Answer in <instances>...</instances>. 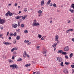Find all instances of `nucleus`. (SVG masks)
<instances>
[{
  "label": "nucleus",
  "mask_w": 74,
  "mask_h": 74,
  "mask_svg": "<svg viewBox=\"0 0 74 74\" xmlns=\"http://www.w3.org/2000/svg\"><path fill=\"white\" fill-rule=\"evenodd\" d=\"M70 49V48L69 46H66L64 49V51H65V52H67L69 51V49Z\"/></svg>",
  "instance_id": "1"
},
{
  "label": "nucleus",
  "mask_w": 74,
  "mask_h": 74,
  "mask_svg": "<svg viewBox=\"0 0 74 74\" xmlns=\"http://www.w3.org/2000/svg\"><path fill=\"white\" fill-rule=\"evenodd\" d=\"M33 24L32 26H39L40 24L38 23H36V20H35L33 22Z\"/></svg>",
  "instance_id": "2"
},
{
  "label": "nucleus",
  "mask_w": 74,
  "mask_h": 74,
  "mask_svg": "<svg viewBox=\"0 0 74 74\" xmlns=\"http://www.w3.org/2000/svg\"><path fill=\"white\" fill-rule=\"evenodd\" d=\"M5 23V20L3 19H0V24H3Z\"/></svg>",
  "instance_id": "3"
},
{
  "label": "nucleus",
  "mask_w": 74,
  "mask_h": 74,
  "mask_svg": "<svg viewBox=\"0 0 74 74\" xmlns=\"http://www.w3.org/2000/svg\"><path fill=\"white\" fill-rule=\"evenodd\" d=\"M18 26V25L14 23L12 25V27H13L14 28H16Z\"/></svg>",
  "instance_id": "4"
},
{
  "label": "nucleus",
  "mask_w": 74,
  "mask_h": 74,
  "mask_svg": "<svg viewBox=\"0 0 74 74\" xmlns=\"http://www.w3.org/2000/svg\"><path fill=\"white\" fill-rule=\"evenodd\" d=\"M57 60L58 62H62V58L60 57H57Z\"/></svg>",
  "instance_id": "5"
},
{
  "label": "nucleus",
  "mask_w": 74,
  "mask_h": 74,
  "mask_svg": "<svg viewBox=\"0 0 74 74\" xmlns=\"http://www.w3.org/2000/svg\"><path fill=\"white\" fill-rule=\"evenodd\" d=\"M55 37L56 38L55 39V41H58V39H59V36L58 35H56L55 36Z\"/></svg>",
  "instance_id": "6"
},
{
  "label": "nucleus",
  "mask_w": 74,
  "mask_h": 74,
  "mask_svg": "<svg viewBox=\"0 0 74 74\" xmlns=\"http://www.w3.org/2000/svg\"><path fill=\"white\" fill-rule=\"evenodd\" d=\"M63 72L65 74H67L68 73V71L66 69H64L63 71Z\"/></svg>",
  "instance_id": "7"
},
{
  "label": "nucleus",
  "mask_w": 74,
  "mask_h": 74,
  "mask_svg": "<svg viewBox=\"0 0 74 74\" xmlns=\"http://www.w3.org/2000/svg\"><path fill=\"white\" fill-rule=\"evenodd\" d=\"M27 54L26 53V51H24L23 56H24V58H25V56H27Z\"/></svg>",
  "instance_id": "8"
},
{
  "label": "nucleus",
  "mask_w": 74,
  "mask_h": 74,
  "mask_svg": "<svg viewBox=\"0 0 74 74\" xmlns=\"http://www.w3.org/2000/svg\"><path fill=\"white\" fill-rule=\"evenodd\" d=\"M15 66V64L11 65H10V67H11L12 68V70H14V69Z\"/></svg>",
  "instance_id": "9"
},
{
  "label": "nucleus",
  "mask_w": 74,
  "mask_h": 74,
  "mask_svg": "<svg viewBox=\"0 0 74 74\" xmlns=\"http://www.w3.org/2000/svg\"><path fill=\"white\" fill-rule=\"evenodd\" d=\"M3 43L5 45H10V44H11V43H10L5 42H4Z\"/></svg>",
  "instance_id": "10"
},
{
  "label": "nucleus",
  "mask_w": 74,
  "mask_h": 74,
  "mask_svg": "<svg viewBox=\"0 0 74 74\" xmlns=\"http://www.w3.org/2000/svg\"><path fill=\"white\" fill-rule=\"evenodd\" d=\"M26 17H27V15H26L25 16H24V17H23L22 18V19H23V20H25V19H26Z\"/></svg>",
  "instance_id": "11"
},
{
  "label": "nucleus",
  "mask_w": 74,
  "mask_h": 74,
  "mask_svg": "<svg viewBox=\"0 0 74 74\" xmlns=\"http://www.w3.org/2000/svg\"><path fill=\"white\" fill-rule=\"evenodd\" d=\"M44 4V1L42 0L41 2V5L42 6Z\"/></svg>",
  "instance_id": "12"
},
{
  "label": "nucleus",
  "mask_w": 74,
  "mask_h": 74,
  "mask_svg": "<svg viewBox=\"0 0 74 74\" xmlns=\"http://www.w3.org/2000/svg\"><path fill=\"white\" fill-rule=\"evenodd\" d=\"M69 11L71 12L72 13H73L74 12V10L73 9H70Z\"/></svg>",
  "instance_id": "13"
},
{
  "label": "nucleus",
  "mask_w": 74,
  "mask_h": 74,
  "mask_svg": "<svg viewBox=\"0 0 74 74\" xmlns=\"http://www.w3.org/2000/svg\"><path fill=\"white\" fill-rule=\"evenodd\" d=\"M56 45H57V43H56L54 44V45H52V46L53 47L55 48V47H56Z\"/></svg>",
  "instance_id": "14"
},
{
  "label": "nucleus",
  "mask_w": 74,
  "mask_h": 74,
  "mask_svg": "<svg viewBox=\"0 0 74 74\" xmlns=\"http://www.w3.org/2000/svg\"><path fill=\"white\" fill-rule=\"evenodd\" d=\"M13 15V14L11 12H10L9 11V16H12Z\"/></svg>",
  "instance_id": "15"
},
{
  "label": "nucleus",
  "mask_w": 74,
  "mask_h": 74,
  "mask_svg": "<svg viewBox=\"0 0 74 74\" xmlns=\"http://www.w3.org/2000/svg\"><path fill=\"white\" fill-rule=\"evenodd\" d=\"M73 53H71L70 54L69 56L70 58H72V57H73Z\"/></svg>",
  "instance_id": "16"
},
{
  "label": "nucleus",
  "mask_w": 74,
  "mask_h": 74,
  "mask_svg": "<svg viewBox=\"0 0 74 74\" xmlns=\"http://www.w3.org/2000/svg\"><path fill=\"white\" fill-rule=\"evenodd\" d=\"M16 49V48H13L11 50V52H13L14 50H15Z\"/></svg>",
  "instance_id": "17"
},
{
  "label": "nucleus",
  "mask_w": 74,
  "mask_h": 74,
  "mask_svg": "<svg viewBox=\"0 0 74 74\" xmlns=\"http://www.w3.org/2000/svg\"><path fill=\"white\" fill-rule=\"evenodd\" d=\"M20 16H17L15 17V18L16 19H20Z\"/></svg>",
  "instance_id": "18"
},
{
  "label": "nucleus",
  "mask_w": 74,
  "mask_h": 74,
  "mask_svg": "<svg viewBox=\"0 0 74 74\" xmlns=\"http://www.w3.org/2000/svg\"><path fill=\"white\" fill-rule=\"evenodd\" d=\"M58 53H62V52H63V51L62 50H58Z\"/></svg>",
  "instance_id": "19"
},
{
  "label": "nucleus",
  "mask_w": 74,
  "mask_h": 74,
  "mask_svg": "<svg viewBox=\"0 0 74 74\" xmlns=\"http://www.w3.org/2000/svg\"><path fill=\"white\" fill-rule=\"evenodd\" d=\"M16 39V40H19L20 39V36H17Z\"/></svg>",
  "instance_id": "20"
},
{
  "label": "nucleus",
  "mask_w": 74,
  "mask_h": 74,
  "mask_svg": "<svg viewBox=\"0 0 74 74\" xmlns=\"http://www.w3.org/2000/svg\"><path fill=\"white\" fill-rule=\"evenodd\" d=\"M70 62H65V64L66 65H69L70 64Z\"/></svg>",
  "instance_id": "21"
},
{
  "label": "nucleus",
  "mask_w": 74,
  "mask_h": 74,
  "mask_svg": "<svg viewBox=\"0 0 74 74\" xmlns=\"http://www.w3.org/2000/svg\"><path fill=\"white\" fill-rule=\"evenodd\" d=\"M30 66V64H28L25 65V67H28V66Z\"/></svg>",
  "instance_id": "22"
},
{
  "label": "nucleus",
  "mask_w": 74,
  "mask_h": 74,
  "mask_svg": "<svg viewBox=\"0 0 74 74\" xmlns=\"http://www.w3.org/2000/svg\"><path fill=\"white\" fill-rule=\"evenodd\" d=\"M61 66H64V65H63V62H62L60 63Z\"/></svg>",
  "instance_id": "23"
},
{
  "label": "nucleus",
  "mask_w": 74,
  "mask_h": 74,
  "mask_svg": "<svg viewBox=\"0 0 74 74\" xmlns=\"http://www.w3.org/2000/svg\"><path fill=\"white\" fill-rule=\"evenodd\" d=\"M9 14V11H8L6 14H5V16H8V14Z\"/></svg>",
  "instance_id": "24"
},
{
  "label": "nucleus",
  "mask_w": 74,
  "mask_h": 74,
  "mask_svg": "<svg viewBox=\"0 0 74 74\" xmlns=\"http://www.w3.org/2000/svg\"><path fill=\"white\" fill-rule=\"evenodd\" d=\"M18 62H21L22 61V58H19L18 60Z\"/></svg>",
  "instance_id": "25"
},
{
  "label": "nucleus",
  "mask_w": 74,
  "mask_h": 74,
  "mask_svg": "<svg viewBox=\"0 0 74 74\" xmlns=\"http://www.w3.org/2000/svg\"><path fill=\"white\" fill-rule=\"evenodd\" d=\"M14 66H15V67L16 69H18V66L16 65V64H14Z\"/></svg>",
  "instance_id": "26"
},
{
  "label": "nucleus",
  "mask_w": 74,
  "mask_h": 74,
  "mask_svg": "<svg viewBox=\"0 0 74 74\" xmlns=\"http://www.w3.org/2000/svg\"><path fill=\"white\" fill-rule=\"evenodd\" d=\"M71 6L72 8H73V9L74 10V4H72Z\"/></svg>",
  "instance_id": "27"
},
{
  "label": "nucleus",
  "mask_w": 74,
  "mask_h": 74,
  "mask_svg": "<svg viewBox=\"0 0 74 74\" xmlns=\"http://www.w3.org/2000/svg\"><path fill=\"white\" fill-rule=\"evenodd\" d=\"M38 37L39 38H41V37H42V36L41 35H40L38 34Z\"/></svg>",
  "instance_id": "28"
},
{
  "label": "nucleus",
  "mask_w": 74,
  "mask_h": 74,
  "mask_svg": "<svg viewBox=\"0 0 74 74\" xmlns=\"http://www.w3.org/2000/svg\"><path fill=\"white\" fill-rule=\"evenodd\" d=\"M53 6L54 7V8L56 7V4L55 3H54L53 4Z\"/></svg>",
  "instance_id": "29"
},
{
  "label": "nucleus",
  "mask_w": 74,
  "mask_h": 74,
  "mask_svg": "<svg viewBox=\"0 0 74 74\" xmlns=\"http://www.w3.org/2000/svg\"><path fill=\"white\" fill-rule=\"evenodd\" d=\"M62 55H66V52H62Z\"/></svg>",
  "instance_id": "30"
},
{
  "label": "nucleus",
  "mask_w": 74,
  "mask_h": 74,
  "mask_svg": "<svg viewBox=\"0 0 74 74\" xmlns=\"http://www.w3.org/2000/svg\"><path fill=\"white\" fill-rule=\"evenodd\" d=\"M29 40L27 41L26 40H25L24 41V42H25V43H27V42H29Z\"/></svg>",
  "instance_id": "31"
},
{
  "label": "nucleus",
  "mask_w": 74,
  "mask_h": 74,
  "mask_svg": "<svg viewBox=\"0 0 74 74\" xmlns=\"http://www.w3.org/2000/svg\"><path fill=\"white\" fill-rule=\"evenodd\" d=\"M24 33L26 34L27 33H28V31L26 30L25 31H24Z\"/></svg>",
  "instance_id": "32"
},
{
  "label": "nucleus",
  "mask_w": 74,
  "mask_h": 74,
  "mask_svg": "<svg viewBox=\"0 0 74 74\" xmlns=\"http://www.w3.org/2000/svg\"><path fill=\"white\" fill-rule=\"evenodd\" d=\"M50 3H51V0H49L48 1L47 3L48 4H50Z\"/></svg>",
  "instance_id": "33"
},
{
  "label": "nucleus",
  "mask_w": 74,
  "mask_h": 74,
  "mask_svg": "<svg viewBox=\"0 0 74 74\" xmlns=\"http://www.w3.org/2000/svg\"><path fill=\"white\" fill-rule=\"evenodd\" d=\"M69 32H70V29L67 30L66 31V33H69Z\"/></svg>",
  "instance_id": "34"
},
{
  "label": "nucleus",
  "mask_w": 74,
  "mask_h": 74,
  "mask_svg": "<svg viewBox=\"0 0 74 74\" xmlns=\"http://www.w3.org/2000/svg\"><path fill=\"white\" fill-rule=\"evenodd\" d=\"M27 8H24V11L25 12H26V11H27Z\"/></svg>",
  "instance_id": "35"
},
{
  "label": "nucleus",
  "mask_w": 74,
  "mask_h": 74,
  "mask_svg": "<svg viewBox=\"0 0 74 74\" xmlns=\"http://www.w3.org/2000/svg\"><path fill=\"white\" fill-rule=\"evenodd\" d=\"M47 53V50H46L45 51H43L42 52V53H43L44 54H45V53Z\"/></svg>",
  "instance_id": "36"
},
{
  "label": "nucleus",
  "mask_w": 74,
  "mask_h": 74,
  "mask_svg": "<svg viewBox=\"0 0 74 74\" xmlns=\"http://www.w3.org/2000/svg\"><path fill=\"white\" fill-rule=\"evenodd\" d=\"M39 14H41L42 13V11L41 10H39L38 11Z\"/></svg>",
  "instance_id": "37"
},
{
  "label": "nucleus",
  "mask_w": 74,
  "mask_h": 74,
  "mask_svg": "<svg viewBox=\"0 0 74 74\" xmlns=\"http://www.w3.org/2000/svg\"><path fill=\"white\" fill-rule=\"evenodd\" d=\"M18 27H19V26H20V23H19V22H18Z\"/></svg>",
  "instance_id": "38"
},
{
  "label": "nucleus",
  "mask_w": 74,
  "mask_h": 74,
  "mask_svg": "<svg viewBox=\"0 0 74 74\" xmlns=\"http://www.w3.org/2000/svg\"><path fill=\"white\" fill-rule=\"evenodd\" d=\"M14 36H16V32H15L14 33V34H13Z\"/></svg>",
  "instance_id": "39"
},
{
  "label": "nucleus",
  "mask_w": 74,
  "mask_h": 74,
  "mask_svg": "<svg viewBox=\"0 0 74 74\" xmlns=\"http://www.w3.org/2000/svg\"><path fill=\"white\" fill-rule=\"evenodd\" d=\"M21 27H24V25L22 24Z\"/></svg>",
  "instance_id": "40"
},
{
  "label": "nucleus",
  "mask_w": 74,
  "mask_h": 74,
  "mask_svg": "<svg viewBox=\"0 0 74 74\" xmlns=\"http://www.w3.org/2000/svg\"><path fill=\"white\" fill-rule=\"evenodd\" d=\"M65 58H66V59H68V58H69V57L67 56H65Z\"/></svg>",
  "instance_id": "41"
},
{
  "label": "nucleus",
  "mask_w": 74,
  "mask_h": 74,
  "mask_svg": "<svg viewBox=\"0 0 74 74\" xmlns=\"http://www.w3.org/2000/svg\"><path fill=\"white\" fill-rule=\"evenodd\" d=\"M2 36H3V34H0V38H1Z\"/></svg>",
  "instance_id": "42"
},
{
  "label": "nucleus",
  "mask_w": 74,
  "mask_h": 74,
  "mask_svg": "<svg viewBox=\"0 0 74 74\" xmlns=\"http://www.w3.org/2000/svg\"><path fill=\"white\" fill-rule=\"evenodd\" d=\"M71 67L72 68H74V65H71Z\"/></svg>",
  "instance_id": "43"
},
{
  "label": "nucleus",
  "mask_w": 74,
  "mask_h": 74,
  "mask_svg": "<svg viewBox=\"0 0 74 74\" xmlns=\"http://www.w3.org/2000/svg\"><path fill=\"white\" fill-rule=\"evenodd\" d=\"M17 5H18V4H17V3H16L15 4L14 6H15V7H16V6H17Z\"/></svg>",
  "instance_id": "44"
},
{
  "label": "nucleus",
  "mask_w": 74,
  "mask_h": 74,
  "mask_svg": "<svg viewBox=\"0 0 74 74\" xmlns=\"http://www.w3.org/2000/svg\"><path fill=\"white\" fill-rule=\"evenodd\" d=\"M69 30H70V31H73V30H74V29H69Z\"/></svg>",
  "instance_id": "45"
},
{
  "label": "nucleus",
  "mask_w": 74,
  "mask_h": 74,
  "mask_svg": "<svg viewBox=\"0 0 74 74\" xmlns=\"http://www.w3.org/2000/svg\"><path fill=\"white\" fill-rule=\"evenodd\" d=\"M37 48L38 49H40V46H37Z\"/></svg>",
  "instance_id": "46"
},
{
  "label": "nucleus",
  "mask_w": 74,
  "mask_h": 74,
  "mask_svg": "<svg viewBox=\"0 0 74 74\" xmlns=\"http://www.w3.org/2000/svg\"><path fill=\"white\" fill-rule=\"evenodd\" d=\"M9 62H10V63H12V62H13V61H12V60H10L9 61Z\"/></svg>",
  "instance_id": "47"
},
{
  "label": "nucleus",
  "mask_w": 74,
  "mask_h": 74,
  "mask_svg": "<svg viewBox=\"0 0 74 74\" xmlns=\"http://www.w3.org/2000/svg\"><path fill=\"white\" fill-rule=\"evenodd\" d=\"M16 41H14L13 42L14 44H16Z\"/></svg>",
  "instance_id": "48"
},
{
  "label": "nucleus",
  "mask_w": 74,
  "mask_h": 74,
  "mask_svg": "<svg viewBox=\"0 0 74 74\" xmlns=\"http://www.w3.org/2000/svg\"><path fill=\"white\" fill-rule=\"evenodd\" d=\"M9 34V32H7V34L6 36H8V34Z\"/></svg>",
  "instance_id": "49"
},
{
  "label": "nucleus",
  "mask_w": 74,
  "mask_h": 74,
  "mask_svg": "<svg viewBox=\"0 0 74 74\" xmlns=\"http://www.w3.org/2000/svg\"><path fill=\"white\" fill-rule=\"evenodd\" d=\"M30 44H31V42H29L28 43H27V45H30Z\"/></svg>",
  "instance_id": "50"
},
{
  "label": "nucleus",
  "mask_w": 74,
  "mask_h": 74,
  "mask_svg": "<svg viewBox=\"0 0 74 74\" xmlns=\"http://www.w3.org/2000/svg\"><path fill=\"white\" fill-rule=\"evenodd\" d=\"M12 59H15V57H14V56H12Z\"/></svg>",
  "instance_id": "51"
},
{
  "label": "nucleus",
  "mask_w": 74,
  "mask_h": 74,
  "mask_svg": "<svg viewBox=\"0 0 74 74\" xmlns=\"http://www.w3.org/2000/svg\"><path fill=\"white\" fill-rule=\"evenodd\" d=\"M41 40H44V37H42L41 38Z\"/></svg>",
  "instance_id": "52"
},
{
  "label": "nucleus",
  "mask_w": 74,
  "mask_h": 74,
  "mask_svg": "<svg viewBox=\"0 0 74 74\" xmlns=\"http://www.w3.org/2000/svg\"><path fill=\"white\" fill-rule=\"evenodd\" d=\"M53 5V4H52V3H51L50 4V6L51 7Z\"/></svg>",
  "instance_id": "53"
},
{
  "label": "nucleus",
  "mask_w": 74,
  "mask_h": 74,
  "mask_svg": "<svg viewBox=\"0 0 74 74\" xmlns=\"http://www.w3.org/2000/svg\"><path fill=\"white\" fill-rule=\"evenodd\" d=\"M9 40H11V37H9Z\"/></svg>",
  "instance_id": "54"
},
{
  "label": "nucleus",
  "mask_w": 74,
  "mask_h": 74,
  "mask_svg": "<svg viewBox=\"0 0 74 74\" xmlns=\"http://www.w3.org/2000/svg\"><path fill=\"white\" fill-rule=\"evenodd\" d=\"M13 35H14L13 34H11L10 35V36H12Z\"/></svg>",
  "instance_id": "55"
},
{
  "label": "nucleus",
  "mask_w": 74,
  "mask_h": 74,
  "mask_svg": "<svg viewBox=\"0 0 74 74\" xmlns=\"http://www.w3.org/2000/svg\"><path fill=\"white\" fill-rule=\"evenodd\" d=\"M72 40L73 41V42H74V38H72Z\"/></svg>",
  "instance_id": "56"
},
{
  "label": "nucleus",
  "mask_w": 74,
  "mask_h": 74,
  "mask_svg": "<svg viewBox=\"0 0 74 74\" xmlns=\"http://www.w3.org/2000/svg\"><path fill=\"white\" fill-rule=\"evenodd\" d=\"M56 50V48H54V51L55 52V51Z\"/></svg>",
  "instance_id": "57"
},
{
  "label": "nucleus",
  "mask_w": 74,
  "mask_h": 74,
  "mask_svg": "<svg viewBox=\"0 0 74 74\" xmlns=\"http://www.w3.org/2000/svg\"><path fill=\"white\" fill-rule=\"evenodd\" d=\"M52 20H51V21H50V23H52Z\"/></svg>",
  "instance_id": "58"
},
{
  "label": "nucleus",
  "mask_w": 74,
  "mask_h": 74,
  "mask_svg": "<svg viewBox=\"0 0 74 74\" xmlns=\"http://www.w3.org/2000/svg\"><path fill=\"white\" fill-rule=\"evenodd\" d=\"M27 58H29L30 57V56H29V55H27Z\"/></svg>",
  "instance_id": "59"
},
{
  "label": "nucleus",
  "mask_w": 74,
  "mask_h": 74,
  "mask_svg": "<svg viewBox=\"0 0 74 74\" xmlns=\"http://www.w3.org/2000/svg\"><path fill=\"white\" fill-rule=\"evenodd\" d=\"M73 72H72V73H74V70L73 69H72Z\"/></svg>",
  "instance_id": "60"
},
{
  "label": "nucleus",
  "mask_w": 74,
  "mask_h": 74,
  "mask_svg": "<svg viewBox=\"0 0 74 74\" xmlns=\"http://www.w3.org/2000/svg\"><path fill=\"white\" fill-rule=\"evenodd\" d=\"M21 8V6H18V8Z\"/></svg>",
  "instance_id": "61"
},
{
  "label": "nucleus",
  "mask_w": 74,
  "mask_h": 74,
  "mask_svg": "<svg viewBox=\"0 0 74 74\" xmlns=\"http://www.w3.org/2000/svg\"><path fill=\"white\" fill-rule=\"evenodd\" d=\"M20 30V29H18L17 30L18 32H19V30Z\"/></svg>",
  "instance_id": "62"
},
{
  "label": "nucleus",
  "mask_w": 74,
  "mask_h": 74,
  "mask_svg": "<svg viewBox=\"0 0 74 74\" xmlns=\"http://www.w3.org/2000/svg\"><path fill=\"white\" fill-rule=\"evenodd\" d=\"M21 11H19V14H21Z\"/></svg>",
  "instance_id": "63"
},
{
  "label": "nucleus",
  "mask_w": 74,
  "mask_h": 74,
  "mask_svg": "<svg viewBox=\"0 0 74 74\" xmlns=\"http://www.w3.org/2000/svg\"><path fill=\"white\" fill-rule=\"evenodd\" d=\"M70 21H68V23H70Z\"/></svg>",
  "instance_id": "64"
}]
</instances>
